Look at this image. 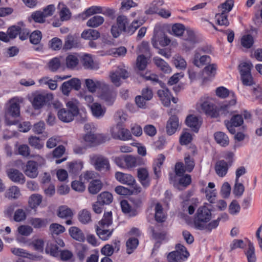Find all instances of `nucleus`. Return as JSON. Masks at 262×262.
Here are the masks:
<instances>
[{"instance_id":"1","label":"nucleus","mask_w":262,"mask_h":262,"mask_svg":"<svg viewBox=\"0 0 262 262\" xmlns=\"http://www.w3.org/2000/svg\"><path fill=\"white\" fill-rule=\"evenodd\" d=\"M233 6L232 0H227L219 7V12L216 14L215 18L219 25L227 26L229 22L227 19L228 13L231 11Z\"/></svg>"},{"instance_id":"2","label":"nucleus","mask_w":262,"mask_h":262,"mask_svg":"<svg viewBox=\"0 0 262 262\" xmlns=\"http://www.w3.org/2000/svg\"><path fill=\"white\" fill-rule=\"evenodd\" d=\"M211 218L210 210L205 206L199 208L195 218L194 224L198 229H204L205 223L209 222Z\"/></svg>"},{"instance_id":"3","label":"nucleus","mask_w":262,"mask_h":262,"mask_svg":"<svg viewBox=\"0 0 262 262\" xmlns=\"http://www.w3.org/2000/svg\"><path fill=\"white\" fill-rule=\"evenodd\" d=\"M196 109L199 113H204L211 117H216L217 113L216 108L209 98H202L196 104Z\"/></svg>"},{"instance_id":"4","label":"nucleus","mask_w":262,"mask_h":262,"mask_svg":"<svg viewBox=\"0 0 262 262\" xmlns=\"http://www.w3.org/2000/svg\"><path fill=\"white\" fill-rule=\"evenodd\" d=\"M175 248L176 250L170 252L167 256L169 262H182L189 256L186 248L181 244H177Z\"/></svg>"},{"instance_id":"5","label":"nucleus","mask_w":262,"mask_h":262,"mask_svg":"<svg viewBox=\"0 0 262 262\" xmlns=\"http://www.w3.org/2000/svg\"><path fill=\"white\" fill-rule=\"evenodd\" d=\"M24 99L21 97H14L10 99L6 104V116L14 117L20 114V104L23 103Z\"/></svg>"},{"instance_id":"6","label":"nucleus","mask_w":262,"mask_h":262,"mask_svg":"<svg viewBox=\"0 0 262 262\" xmlns=\"http://www.w3.org/2000/svg\"><path fill=\"white\" fill-rule=\"evenodd\" d=\"M129 76V74L124 66H119L115 70L110 72L109 78L111 81L116 86H119L121 84V79H126Z\"/></svg>"},{"instance_id":"7","label":"nucleus","mask_w":262,"mask_h":262,"mask_svg":"<svg viewBox=\"0 0 262 262\" xmlns=\"http://www.w3.org/2000/svg\"><path fill=\"white\" fill-rule=\"evenodd\" d=\"M227 158L229 159V161L227 162L224 160L217 161L215 164L214 169L216 174L220 177H225L228 170L229 166L232 163V158L233 154L229 152L227 155Z\"/></svg>"},{"instance_id":"8","label":"nucleus","mask_w":262,"mask_h":262,"mask_svg":"<svg viewBox=\"0 0 262 262\" xmlns=\"http://www.w3.org/2000/svg\"><path fill=\"white\" fill-rule=\"evenodd\" d=\"M90 161L97 170L108 171L110 169L108 160L102 155H94L91 156L90 157Z\"/></svg>"},{"instance_id":"9","label":"nucleus","mask_w":262,"mask_h":262,"mask_svg":"<svg viewBox=\"0 0 262 262\" xmlns=\"http://www.w3.org/2000/svg\"><path fill=\"white\" fill-rule=\"evenodd\" d=\"M111 132L112 137L116 139L125 141L132 138V135L129 130L122 128L119 124L112 127Z\"/></svg>"},{"instance_id":"10","label":"nucleus","mask_w":262,"mask_h":262,"mask_svg":"<svg viewBox=\"0 0 262 262\" xmlns=\"http://www.w3.org/2000/svg\"><path fill=\"white\" fill-rule=\"evenodd\" d=\"M151 42L155 48H158V42L162 47H165L170 43V40L165 35L163 31L160 29H156L154 31V36Z\"/></svg>"},{"instance_id":"11","label":"nucleus","mask_w":262,"mask_h":262,"mask_svg":"<svg viewBox=\"0 0 262 262\" xmlns=\"http://www.w3.org/2000/svg\"><path fill=\"white\" fill-rule=\"evenodd\" d=\"M243 119L240 115H233L230 120H226L224 123L229 130L232 134L235 133V127L241 126L243 123Z\"/></svg>"},{"instance_id":"12","label":"nucleus","mask_w":262,"mask_h":262,"mask_svg":"<svg viewBox=\"0 0 262 262\" xmlns=\"http://www.w3.org/2000/svg\"><path fill=\"white\" fill-rule=\"evenodd\" d=\"M9 178L13 182L24 184L26 182V178L24 174L15 168H10L7 171Z\"/></svg>"},{"instance_id":"13","label":"nucleus","mask_w":262,"mask_h":262,"mask_svg":"<svg viewBox=\"0 0 262 262\" xmlns=\"http://www.w3.org/2000/svg\"><path fill=\"white\" fill-rule=\"evenodd\" d=\"M180 127L178 117L176 115L171 116L167 120L166 125V132L167 135L174 134Z\"/></svg>"},{"instance_id":"14","label":"nucleus","mask_w":262,"mask_h":262,"mask_svg":"<svg viewBox=\"0 0 262 262\" xmlns=\"http://www.w3.org/2000/svg\"><path fill=\"white\" fill-rule=\"evenodd\" d=\"M24 173L31 179H35L38 175V167L34 161H28L24 169Z\"/></svg>"},{"instance_id":"15","label":"nucleus","mask_w":262,"mask_h":262,"mask_svg":"<svg viewBox=\"0 0 262 262\" xmlns=\"http://www.w3.org/2000/svg\"><path fill=\"white\" fill-rule=\"evenodd\" d=\"M46 97L52 98L53 95L52 94L46 95L39 93L35 94L31 101L33 107L36 110L42 107L45 104Z\"/></svg>"},{"instance_id":"16","label":"nucleus","mask_w":262,"mask_h":262,"mask_svg":"<svg viewBox=\"0 0 262 262\" xmlns=\"http://www.w3.org/2000/svg\"><path fill=\"white\" fill-rule=\"evenodd\" d=\"M115 177L118 182L124 185H134L136 183L134 177L129 173L117 171L115 173Z\"/></svg>"},{"instance_id":"17","label":"nucleus","mask_w":262,"mask_h":262,"mask_svg":"<svg viewBox=\"0 0 262 262\" xmlns=\"http://www.w3.org/2000/svg\"><path fill=\"white\" fill-rule=\"evenodd\" d=\"M137 177L141 185L144 187H147L150 185V178L147 168L142 167L137 169Z\"/></svg>"},{"instance_id":"18","label":"nucleus","mask_w":262,"mask_h":262,"mask_svg":"<svg viewBox=\"0 0 262 262\" xmlns=\"http://www.w3.org/2000/svg\"><path fill=\"white\" fill-rule=\"evenodd\" d=\"M185 122L187 125L191 127L195 132L198 131L202 124L201 118L193 115L187 116Z\"/></svg>"},{"instance_id":"19","label":"nucleus","mask_w":262,"mask_h":262,"mask_svg":"<svg viewBox=\"0 0 262 262\" xmlns=\"http://www.w3.org/2000/svg\"><path fill=\"white\" fill-rule=\"evenodd\" d=\"M57 8L61 21H67L70 19L72 13L69 9L63 3H59Z\"/></svg>"},{"instance_id":"20","label":"nucleus","mask_w":262,"mask_h":262,"mask_svg":"<svg viewBox=\"0 0 262 262\" xmlns=\"http://www.w3.org/2000/svg\"><path fill=\"white\" fill-rule=\"evenodd\" d=\"M82 64L84 67L88 69H98L99 63L94 61L92 56L89 54L84 55L82 57Z\"/></svg>"},{"instance_id":"21","label":"nucleus","mask_w":262,"mask_h":262,"mask_svg":"<svg viewBox=\"0 0 262 262\" xmlns=\"http://www.w3.org/2000/svg\"><path fill=\"white\" fill-rule=\"evenodd\" d=\"M42 196L38 193L31 194L28 198V204L29 207L32 209H36L41 203Z\"/></svg>"},{"instance_id":"22","label":"nucleus","mask_w":262,"mask_h":262,"mask_svg":"<svg viewBox=\"0 0 262 262\" xmlns=\"http://www.w3.org/2000/svg\"><path fill=\"white\" fill-rule=\"evenodd\" d=\"M165 160V156L163 155H160L157 159L155 160L153 164L154 174L157 179H159L161 174V167Z\"/></svg>"},{"instance_id":"23","label":"nucleus","mask_w":262,"mask_h":262,"mask_svg":"<svg viewBox=\"0 0 262 262\" xmlns=\"http://www.w3.org/2000/svg\"><path fill=\"white\" fill-rule=\"evenodd\" d=\"M69 234L74 239L79 242H83L85 240V236L83 232L79 228L73 226L70 228Z\"/></svg>"},{"instance_id":"24","label":"nucleus","mask_w":262,"mask_h":262,"mask_svg":"<svg viewBox=\"0 0 262 262\" xmlns=\"http://www.w3.org/2000/svg\"><path fill=\"white\" fill-rule=\"evenodd\" d=\"M79 61L78 55L76 53L70 54L66 58V64L69 69L75 68L78 66Z\"/></svg>"},{"instance_id":"25","label":"nucleus","mask_w":262,"mask_h":262,"mask_svg":"<svg viewBox=\"0 0 262 262\" xmlns=\"http://www.w3.org/2000/svg\"><path fill=\"white\" fill-rule=\"evenodd\" d=\"M123 160L125 163V167L127 168L136 167L141 163V160L139 157H136L132 155L125 156Z\"/></svg>"},{"instance_id":"26","label":"nucleus","mask_w":262,"mask_h":262,"mask_svg":"<svg viewBox=\"0 0 262 262\" xmlns=\"http://www.w3.org/2000/svg\"><path fill=\"white\" fill-rule=\"evenodd\" d=\"M85 84L89 91L91 93L95 92L98 88L105 85L104 83L101 81L92 79H85Z\"/></svg>"},{"instance_id":"27","label":"nucleus","mask_w":262,"mask_h":262,"mask_svg":"<svg viewBox=\"0 0 262 262\" xmlns=\"http://www.w3.org/2000/svg\"><path fill=\"white\" fill-rule=\"evenodd\" d=\"M90 107L93 115L96 117L103 116L106 111L105 107L97 102L92 103L90 105Z\"/></svg>"},{"instance_id":"28","label":"nucleus","mask_w":262,"mask_h":262,"mask_svg":"<svg viewBox=\"0 0 262 262\" xmlns=\"http://www.w3.org/2000/svg\"><path fill=\"white\" fill-rule=\"evenodd\" d=\"M155 217L158 222H163L166 220V214L164 211L162 205L159 203H157L155 207Z\"/></svg>"},{"instance_id":"29","label":"nucleus","mask_w":262,"mask_h":262,"mask_svg":"<svg viewBox=\"0 0 262 262\" xmlns=\"http://www.w3.org/2000/svg\"><path fill=\"white\" fill-rule=\"evenodd\" d=\"M149 59L148 56L146 57L144 55H139L136 59V68L140 71L144 70L148 63Z\"/></svg>"},{"instance_id":"30","label":"nucleus","mask_w":262,"mask_h":262,"mask_svg":"<svg viewBox=\"0 0 262 262\" xmlns=\"http://www.w3.org/2000/svg\"><path fill=\"white\" fill-rule=\"evenodd\" d=\"M21 195L20 189L16 186L10 187L5 192V196L9 199H17Z\"/></svg>"},{"instance_id":"31","label":"nucleus","mask_w":262,"mask_h":262,"mask_svg":"<svg viewBox=\"0 0 262 262\" xmlns=\"http://www.w3.org/2000/svg\"><path fill=\"white\" fill-rule=\"evenodd\" d=\"M158 95L164 106H168L170 105V93L168 89L159 90Z\"/></svg>"},{"instance_id":"32","label":"nucleus","mask_w":262,"mask_h":262,"mask_svg":"<svg viewBox=\"0 0 262 262\" xmlns=\"http://www.w3.org/2000/svg\"><path fill=\"white\" fill-rule=\"evenodd\" d=\"M103 184L101 181L95 180L92 181L89 185L88 191L92 194L98 193L102 188Z\"/></svg>"},{"instance_id":"33","label":"nucleus","mask_w":262,"mask_h":262,"mask_svg":"<svg viewBox=\"0 0 262 262\" xmlns=\"http://www.w3.org/2000/svg\"><path fill=\"white\" fill-rule=\"evenodd\" d=\"M58 116L61 121L65 122H69L73 120L75 115L69 110L62 108L58 111Z\"/></svg>"},{"instance_id":"34","label":"nucleus","mask_w":262,"mask_h":262,"mask_svg":"<svg viewBox=\"0 0 262 262\" xmlns=\"http://www.w3.org/2000/svg\"><path fill=\"white\" fill-rule=\"evenodd\" d=\"M81 37L85 39L96 40L100 37V33L97 30L89 29L83 31Z\"/></svg>"},{"instance_id":"35","label":"nucleus","mask_w":262,"mask_h":262,"mask_svg":"<svg viewBox=\"0 0 262 262\" xmlns=\"http://www.w3.org/2000/svg\"><path fill=\"white\" fill-rule=\"evenodd\" d=\"M153 61L156 66L162 72L164 73H170L171 71L170 67L167 63H166L162 59L158 57H155L153 59Z\"/></svg>"},{"instance_id":"36","label":"nucleus","mask_w":262,"mask_h":262,"mask_svg":"<svg viewBox=\"0 0 262 262\" xmlns=\"http://www.w3.org/2000/svg\"><path fill=\"white\" fill-rule=\"evenodd\" d=\"M29 223L36 229L46 227L48 223L47 219L38 217H32L29 220Z\"/></svg>"},{"instance_id":"37","label":"nucleus","mask_w":262,"mask_h":262,"mask_svg":"<svg viewBox=\"0 0 262 262\" xmlns=\"http://www.w3.org/2000/svg\"><path fill=\"white\" fill-rule=\"evenodd\" d=\"M58 216L62 219H72L73 216L72 210L67 206H61L57 211Z\"/></svg>"},{"instance_id":"38","label":"nucleus","mask_w":262,"mask_h":262,"mask_svg":"<svg viewBox=\"0 0 262 262\" xmlns=\"http://www.w3.org/2000/svg\"><path fill=\"white\" fill-rule=\"evenodd\" d=\"M45 251L47 253L50 254L52 256L57 257L59 256V247L53 241L49 242L47 243Z\"/></svg>"},{"instance_id":"39","label":"nucleus","mask_w":262,"mask_h":262,"mask_svg":"<svg viewBox=\"0 0 262 262\" xmlns=\"http://www.w3.org/2000/svg\"><path fill=\"white\" fill-rule=\"evenodd\" d=\"M105 228L98 226L96 227L97 234L101 239L104 241L108 239L113 232V230L105 229Z\"/></svg>"},{"instance_id":"40","label":"nucleus","mask_w":262,"mask_h":262,"mask_svg":"<svg viewBox=\"0 0 262 262\" xmlns=\"http://www.w3.org/2000/svg\"><path fill=\"white\" fill-rule=\"evenodd\" d=\"M104 21V18L99 15H95L90 18L86 22L87 26L91 28H97L101 25Z\"/></svg>"},{"instance_id":"41","label":"nucleus","mask_w":262,"mask_h":262,"mask_svg":"<svg viewBox=\"0 0 262 262\" xmlns=\"http://www.w3.org/2000/svg\"><path fill=\"white\" fill-rule=\"evenodd\" d=\"M78 216L79 222L83 224H88L92 222L91 212L86 209L80 211Z\"/></svg>"},{"instance_id":"42","label":"nucleus","mask_w":262,"mask_h":262,"mask_svg":"<svg viewBox=\"0 0 262 262\" xmlns=\"http://www.w3.org/2000/svg\"><path fill=\"white\" fill-rule=\"evenodd\" d=\"M113 200L112 194L107 191H104L99 194L97 196V200L102 204H110Z\"/></svg>"},{"instance_id":"43","label":"nucleus","mask_w":262,"mask_h":262,"mask_svg":"<svg viewBox=\"0 0 262 262\" xmlns=\"http://www.w3.org/2000/svg\"><path fill=\"white\" fill-rule=\"evenodd\" d=\"M214 138L216 142L223 146H227L229 144V138L223 132H218L215 133Z\"/></svg>"},{"instance_id":"44","label":"nucleus","mask_w":262,"mask_h":262,"mask_svg":"<svg viewBox=\"0 0 262 262\" xmlns=\"http://www.w3.org/2000/svg\"><path fill=\"white\" fill-rule=\"evenodd\" d=\"M77 47H78V43L74 38L72 36H68L65 40L62 49L64 51H67Z\"/></svg>"},{"instance_id":"45","label":"nucleus","mask_w":262,"mask_h":262,"mask_svg":"<svg viewBox=\"0 0 262 262\" xmlns=\"http://www.w3.org/2000/svg\"><path fill=\"white\" fill-rule=\"evenodd\" d=\"M112 224V212H105L102 219L98 224V226L108 227Z\"/></svg>"},{"instance_id":"46","label":"nucleus","mask_w":262,"mask_h":262,"mask_svg":"<svg viewBox=\"0 0 262 262\" xmlns=\"http://www.w3.org/2000/svg\"><path fill=\"white\" fill-rule=\"evenodd\" d=\"M100 98L104 100L107 104L111 105L115 101L116 94L112 91L104 92L100 95Z\"/></svg>"},{"instance_id":"47","label":"nucleus","mask_w":262,"mask_h":262,"mask_svg":"<svg viewBox=\"0 0 262 262\" xmlns=\"http://www.w3.org/2000/svg\"><path fill=\"white\" fill-rule=\"evenodd\" d=\"M78 103V100L75 99H72L66 103L68 110L75 116H76L79 113Z\"/></svg>"},{"instance_id":"48","label":"nucleus","mask_w":262,"mask_h":262,"mask_svg":"<svg viewBox=\"0 0 262 262\" xmlns=\"http://www.w3.org/2000/svg\"><path fill=\"white\" fill-rule=\"evenodd\" d=\"M61 57H54L51 59L48 63V69L52 72L56 71L61 66Z\"/></svg>"},{"instance_id":"49","label":"nucleus","mask_w":262,"mask_h":262,"mask_svg":"<svg viewBox=\"0 0 262 262\" xmlns=\"http://www.w3.org/2000/svg\"><path fill=\"white\" fill-rule=\"evenodd\" d=\"M138 53L151 57L150 53V48L149 43L147 41H143L138 47Z\"/></svg>"},{"instance_id":"50","label":"nucleus","mask_w":262,"mask_h":262,"mask_svg":"<svg viewBox=\"0 0 262 262\" xmlns=\"http://www.w3.org/2000/svg\"><path fill=\"white\" fill-rule=\"evenodd\" d=\"M49 230L53 236L55 235H58L63 233L66 230L65 228L63 226L57 223H53L51 224L49 227Z\"/></svg>"},{"instance_id":"51","label":"nucleus","mask_w":262,"mask_h":262,"mask_svg":"<svg viewBox=\"0 0 262 262\" xmlns=\"http://www.w3.org/2000/svg\"><path fill=\"white\" fill-rule=\"evenodd\" d=\"M163 4V0H155L150 4L149 8L146 10L145 13L147 14H151L156 13L158 10V8Z\"/></svg>"},{"instance_id":"52","label":"nucleus","mask_w":262,"mask_h":262,"mask_svg":"<svg viewBox=\"0 0 262 262\" xmlns=\"http://www.w3.org/2000/svg\"><path fill=\"white\" fill-rule=\"evenodd\" d=\"M83 141L89 146L96 144V135L92 132H87L83 137Z\"/></svg>"},{"instance_id":"53","label":"nucleus","mask_w":262,"mask_h":262,"mask_svg":"<svg viewBox=\"0 0 262 262\" xmlns=\"http://www.w3.org/2000/svg\"><path fill=\"white\" fill-rule=\"evenodd\" d=\"M209 57L207 55L200 56V54L197 52L194 54L193 63L198 67H200L204 65L206 62L208 61Z\"/></svg>"},{"instance_id":"54","label":"nucleus","mask_w":262,"mask_h":262,"mask_svg":"<svg viewBox=\"0 0 262 262\" xmlns=\"http://www.w3.org/2000/svg\"><path fill=\"white\" fill-rule=\"evenodd\" d=\"M139 242L137 238H130L126 243V252L128 254L132 253L134 250L137 248Z\"/></svg>"},{"instance_id":"55","label":"nucleus","mask_w":262,"mask_h":262,"mask_svg":"<svg viewBox=\"0 0 262 262\" xmlns=\"http://www.w3.org/2000/svg\"><path fill=\"white\" fill-rule=\"evenodd\" d=\"M185 30V27L181 24H175L171 27L170 33L177 36L183 35Z\"/></svg>"},{"instance_id":"56","label":"nucleus","mask_w":262,"mask_h":262,"mask_svg":"<svg viewBox=\"0 0 262 262\" xmlns=\"http://www.w3.org/2000/svg\"><path fill=\"white\" fill-rule=\"evenodd\" d=\"M253 65L250 61L243 62L239 65L241 75L251 74V70Z\"/></svg>"},{"instance_id":"57","label":"nucleus","mask_w":262,"mask_h":262,"mask_svg":"<svg viewBox=\"0 0 262 262\" xmlns=\"http://www.w3.org/2000/svg\"><path fill=\"white\" fill-rule=\"evenodd\" d=\"M173 62L178 68L185 69L186 68L187 63L186 61L179 55H176L173 57Z\"/></svg>"},{"instance_id":"58","label":"nucleus","mask_w":262,"mask_h":262,"mask_svg":"<svg viewBox=\"0 0 262 262\" xmlns=\"http://www.w3.org/2000/svg\"><path fill=\"white\" fill-rule=\"evenodd\" d=\"M62 46L61 40L57 37L52 38L49 42V47L54 51L59 50Z\"/></svg>"},{"instance_id":"59","label":"nucleus","mask_w":262,"mask_h":262,"mask_svg":"<svg viewBox=\"0 0 262 262\" xmlns=\"http://www.w3.org/2000/svg\"><path fill=\"white\" fill-rule=\"evenodd\" d=\"M126 49L124 47L114 48L108 51V54L117 57L124 56L126 53Z\"/></svg>"},{"instance_id":"60","label":"nucleus","mask_w":262,"mask_h":262,"mask_svg":"<svg viewBox=\"0 0 262 262\" xmlns=\"http://www.w3.org/2000/svg\"><path fill=\"white\" fill-rule=\"evenodd\" d=\"M19 234L25 236H28L33 232V228L28 225L19 226L17 229Z\"/></svg>"},{"instance_id":"61","label":"nucleus","mask_w":262,"mask_h":262,"mask_svg":"<svg viewBox=\"0 0 262 262\" xmlns=\"http://www.w3.org/2000/svg\"><path fill=\"white\" fill-rule=\"evenodd\" d=\"M241 45L245 48L248 49L252 47L253 43V38L250 35L243 36L241 40Z\"/></svg>"},{"instance_id":"62","label":"nucleus","mask_w":262,"mask_h":262,"mask_svg":"<svg viewBox=\"0 0 262 262\" xmlns=\"http://www.w3.org/2000/svg\"><path fill=\"white\" fill-rule=\"evenodd\" d=\"M246 255L248 262H255L256 257L255 255L254 248L253 244L249 242L248 244V249L247 251Z\"/></svg>"},{"instance_id":"63","label":"nucleus","mask_w":262,"mask_h":262,"mask_svg":"<svg viewBox=\"0 0 262 262\" xmlns=\"http://www.w3.org/2000/svg\"><path fill=\"white\" fill-rule=\"evenodd\" d=\"M26 217V213L24 209L19 208L15 211L13 216V220L16 222H20L25 220Z\"/></svg>"},{"instance_id":"64","label":"nucleus","mask_w":262,"mask_h":262,"mask_svg":"<svg viewBox=\"0 0 262 262\" xmlns=\"http://www.w3.org/2000/svg\"><path fill=\"white\" fill-rule=\"evenodd\" d=\"M29 144L35 148L41 149L43 144L40 142V138L35 136H31L28 139Z\"/></svg>"}]
</instances>
